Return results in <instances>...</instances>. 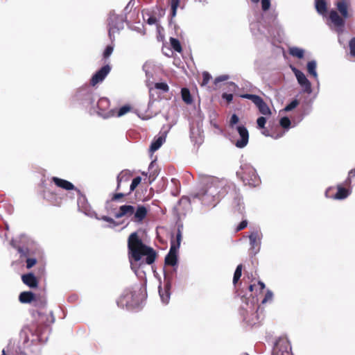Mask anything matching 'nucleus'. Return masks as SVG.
Instances as JSON below:
<instances>
[{"instance_id": "nucleus-1", "label": "nucleus", "mask_w": 355, "mask_h": 355, "mask_svg": "<svg viewBox=\"0 0 355 355\" xmlns=\"http://www.w3.org/2000/svg\"><path fill=\"white\" fill-rule=\"evenodd\" d=\"M128 255L132 268L139 263L151 265L157 257L156 251L144 244L137 232L131 233L128 239Z\"/></svg>"}, {"instance_id": "nucleus-2", "label": "nucleus", "mask_w": 355, "mask_h": 355, "mask_svg": "<svg viewBox=\"0 0 355 355\" xmlns=\"http://www.w3.org/2000/svg\"><path fill=\"white\" fill-rule=\"evenodd\" d=\"M143 300L141 288L138 286L127 288L117 301V305L128 310L139 309Z\"/></svg>"}, {"instance_id": "nucleus-3", "label": "nucleus", "mask_w": 355, "mask_h": 355, "mask_svg": "<svg viewBox=\"0 0 355 355\" xmlns=\"http://www.w3.org/2000/svg\"><path fill=\"white\" fill-rule=\"evenodd\" d=\"M175 269L171 272H166L164 278V288L159 286V293L162 301L164 304H167L169 302L171 296V289L174 278L176 276Z\"/></svg>"}, {"instance_id": "nucleus-4", "label": "nucleus", "mask_w": 355, "mask_h": 355, "mask_svg": "<svg viewBox=\"0 0 355 355\" xmlns=\"http://www.w3.org/2000/svg\"><path fill=\"white\" fill-rule=\"evenodd\" d=\"M245 185L255 187L259 182V178L254 168L245 166L241 171L236 173Z\"/></svg>"}, {"instance_id": "nucleus-5", "label": "nucleus", "mask_w": 355, "mask_h": 355, "mask_svg": "<svg viewBox=\"0 0 355 355\" xmlns=\"http://www.w3.org/2000/svg\"><path fill=\"white\" fill-rule=\"evenodd\" d=\"M240 97L252 101L261 114L265 116L271 115L272 112L270 107L261 96L256 94H244L240 95Z\"/></svg>"}, {"instance_id": "nucleus-6", "label": "nucleus", "mask_w": 355, "mask_h": 355, "mask_svg": "<svg viewBox=\"0 0 355 355\" xmlns=\"http://www.w3.org/2000/svg\"><path fill=\"white\" fill-rule=\"evenodd\" d=\"M109 30L108 34L110 37L112 39L114 35L119 32L120 29L123 27V21L121 17L116 15H112L109 17L108 19Z\"/></svg>"}, {"instance_id": "nucleus-7", "label": "nucleus", "mask_w": 355, "mask_h": 355, "mask_svg": "<svg viewBox=\"0 0 355 355\" xmlns=\"http://www.w3.org/2000/svg\"><path fill=\"white\" fill-rule=\"evenodd\" d=\"M111 71V67L109 64H106L98 70L92 77L90 80V85L95 86L101 83Z\"/></svg>"}, {"instance_id": "nucleus-8", "label": "nucleus", "mask_w": 355, "mask_h": 355, "mask_svg": "<svg viewBox=\"0 0 355 355\" xmlns=\"http://www.w3.org/2000/svg\"><path fill=\"white\" fill-rule=\"evenodd\" d=\"M178 245H175V241H172L168 253L166 254L164 263L166 266H175L178 263Z\"/></svg>"}, {"instance_id": "nucleus-9", "label": "nucleus", "mask_w": 355, "mask_h": 355, "mask_svg": "<svg viewBox=\"0 0 355 355\" xmlns=\"http://www.w3.org/2000/svg\"><path fill=\"white\" fill-rule=\"evenodd\" d=\"M76 98L78 101H81L83 105L86 106H93L95 102L94 94L87 89L79 90Z\"/></svg>"}, {"instance_id": "nucleus-10", "label": "nucleus", "mask_w": 355, "mask_h": 355, "mask_svg": "<svg viewBox=\"0 0 355 355\" xmlns=\"http://www.w3.org/2000/svg\"><path fill=\"white\" fill-rule=\"evenodd\" d=\"M334 189H335L334 187L329 188L325 192L326 196L327 198H331L337 200H343L346 198L349 194V190L341 185H338L337 192L336 193H334L333 192Z\"/></svg>"}, {"instance_id": "nucleus-11", "label": "nucleus", "mask_w": 355, "mask_h": 355, "mask_svg": "<svg viewBox=\"0 0 355 355\" xmlns=\"http://www.w3.org/2000/svg\"><path fill=\"white\" fill-rule=\"evenodd\" d=\"M236 129L240 139H237L234 144L237 148H243L245 147L248 143L249 132L247 128L243 125H239Z\"/></svg>"}, {"instance_id": "nucleus-12", "label": "nucleus", "mask_w": 355, "mask_h": 355, "mask_svg": "<svg viewBox=\"0 0 355 355\" xmlns=\"http://www.w3.org/2000/svg\"><path fill=\"white\" fill-rule=\"evenodd\" d=\"M294 72L297 81L303 88L304 92L310 94L312 92L310 81L306 78V76L301 71L295 69Z\"/></svg>"}, {"instance_id": "nucleus-13", "label": "nucleus", "mask_w": 355, "mask_h": 355, "mask_svg": "<svg viewBox=\"0 0 355 355\" xmlns=\"http://www.w3.org/2000/svg\"><path fill=\"white\" fill-rule=\"evenodd\" d=\"M19 301L22 304H30L33 302L35 306H38L37 295L31 291L21 292L19 295Z\"/></svg>"}, {"instance_id": "nucleus-14", "label": "nucleus", "mask_w": 355, "mask_h": 355, "mask_svg": "<svg viewBox=\"0 0 355 355\" xmlns=\"http://www.w3.org/2000/svg\"><path fill=\"white\" fill-rule=\"evenodd\" d=\"M51 181L54 182V184L58 187L62 189L70 191V190H76L77 192H80V190L76 189L75 186L70 182L61 179L58 177H53L51 178Z\"/></svg>"}, {"instance_id": "nucleus-15", "label": "nucleus", "mask_w": 355, "mask_h": 355, "mask_svg": "<svg viewBox=\"0 0 355 355\" xmlns=\"http://www.w3.org/2000/svg\"><path fill=\"white\" fill-rule=\"evenodd\" d=\"M147 214L148 210L146 207L144 205H139L136 209H135L132 220L137 223H141L146 217Z\"/></svg>"}, {"instance_id": "nucleus-16", "label": "nucleus", "mask_w": 355, "mask_h": 355, "mask_svg": "<svg viewBox=\"0 0 355 355\" xmlns=\"http://www.w3.org/2000/svg\"><path fill=\"white\" fill-rule=\"evenodd\" d=\"M135 213V207L129 205H121L117 213L115 214V218H120L122 217H130Z\"/></svg>"}, {"instance_id": "nucleus-17", "label": "nucleus", "mask_w": 355, "mask_h": 355, "mask_svg": "<svg viewBox=\"0 0 355 355\" xmlns=\"http://www.w3.org/2000/svg\"><path fill=\"white\" fill-rule=\"evenodd\" d=\"M250 243L251 245L250 250L252 252L255 254H257L260 249V239L258 232H252L249 236Z\"/></svg>"}, {"instance_id": "nucleus-18", "label": "nucleus", "mask_w": 355, "mask_h": 355, "mask_svg": "<svg viewBox=\"0 0 355 355\" xmlns=\"http://www.w3.org/2000/svg\"><path fill=\"white\" fill-rule=\"evenodd\" d=\"M21 279L24 284L30 288H36L38 286V281L33 273L23 275Z\"/></svg>"}, {"instance_id": "nucleus-19", "label": "nucleus", "mask_w": 355, "mask_h": 355, "mask_svg": "<svg viewBox=\"0 0 355 355\" xmlns=\"http://www.w3.org/2000/svg\"><path fill=\"white\" fill-rule=\"evenodd\" d=\"M168 3L170 6V22L172 19L175 17L177 15V10L178 7L183 8V6H180V0H168Z\"/></svg>"}, {"instance_id": "nucleus-20", "label": "nucleus", "mask_w": 355, "mask_h": 355, "mask_svg": "<svg viewBox=\"0 0 355 355\" xmlns=\"http://www.w3.org/2000/svg\"><path fill=\"white\" fill-rule=\"evenodd\" d=\"M329 18L332 23L338 27L343 26L345 21L342 17H340L338 12L335 10H331L329 13Z\"/></svg>"}, {"instance_id": "nucleus-21", "label": "nucleus", "mask_w": 355, "mask_h": 355, "mask_svg": "<svg viewBox=\"0 0 355 355\" xmlns=\"http://www.w3.org/2000/svg\"><path fill=\"white\" fill-rule=\"evenodd\" d=\"M110 107V101L107 98H101L97 102V107L100 114H104Z\"/></svg>"}, {"instance_id": "nucleus-22", "label": "nucleus", "mask_w": 355, "mask_h": 355, "mask_svg": "<svg viewBox=\"0 0 355 355\" xmlns=\"http://www.w3.org/2000/svg\"><path fill=\"white\" fill-rule=\"evenodd\" d=\"M244 320L250 326H254L260 323L259 316L257 311L252 313L250 316L245 318Z\"/></svg>"}, {"instance_id": "nucleus-23", "label": "nucleus", "mask_w": 355, "mask_h": 355, "mask_svg": "<svg viewBox=\"0 0 355 355\" xmlns=\"http://www.w3.org/2000/svg\"><path fill=\"white\" fill-rule=\"evenodd\" d=\"M165 141V137L164 136H159L155 140H154L150 146V151L151 153H154L157 150H158L163 143Z\"/></svg>"}, {"instance_id": "nucleus-24", "label": "nucleus", "mask_w": 355, "mask_h": 355, "mask_svg": "<svg viewBox=\"0 0 355 355\" xmlns=\"http://www.w3.org/2000/svg\"><path fill=\"white\" fill-rule=\"evenodd\" d=\"M336 6L342 17L344 18H347L349 15L347 3L345 1H340L336 3Z\"/></svg>"}, {"instance_id": "nucleus-25", "label": "nucleus", "mask_w": 355, "mask_h": 355, "mask_svg": "<svg viewBox=\"0 0 355 355\" xmlns=\"http://www.w3.org/2000/svg\"><path fill=\"white\" fill-rule=\"evenodd\" d=\"M181 95L183 101L187 104H191L193 103V98L188 88H182L181 89Z\"/></svg>"}, {"instance_id": "nucleus-26", "label": "nucleus", "mask_w": 355, "mask_h": 355, "mask_svg": "<svg viewBox=\"0 0 355 355\" xmlns=\"http://www.w3.org/2000/svg\"><path fill=\"white\" fill-rule=\"evenodd\" d=\"M130 178V174L128 171H121L117 176V187L116 190H119L121 187V182L124 180L125 181H128Z\"/></svg>"}, {"instance_id": "nucleus-27", "label": "nucleus", "mask_w": 355, "mask_h": 355, "mask_svg": "<svg viewBox=\"0 0 355 355\" xmlns=\"http://www.w3.org/2000/svg\"><path fill=\"white\" fill-rule=\"evenodd\" d=\"M289 53L292 56L296 57L300 59L302 58L304 55V50L298 47L291 48L289 50Z\"/></svg>"}, {"instance_id": "nucleus-28", "label": "nucleus", "mask_w": 355, "mask_h": 355, "mask_svg": "<svg viewBox=\"0 0 355 355\" xmlns=\"http://www.w3.org/2000/svg\"><path fill=\"white\" fill-rule=\"evenodd\" d=\"M315 8L319 13L323 14L327 12V3L324 0H316Z\"/></svg>"}, {"instance_id": "nucleus-29", "label": "nucleus", "mask_w": 355, "mask_h": 355, "mask_svg": "<svg viewBox=\"0 0 355 355\" xmlns=\"http://www.w3.org/2000/svg\"><path fill=\"white\" fill-rule=\"evenodd\" d=\"M170 44H171L172 49L174 51H175L178 53H181L182 51V48L181 44L178 39L174 38V37H171L170 38Z\"/></svg>"}, {"instance_id": "nucleus-30", "label": "nucleus", "mask_w": 355, "mask_h": 355, "mask_svg": "<svg viewBox=\"0 0 355 355\" xmlns=\"http://www.w3.org/2000/svg\"><path fill=\"white\" fill-rule=\"evenodd\" d=\"M307 71L311 76L317 78L316 62L315 61L312 60L307 63Z\"/></svg>"}, {"instance_id": "nucleus-31", "label": "nucleus", "mask_w": 355, "mask_h": 355, "mask_svg": "<svg viewBox=\"0 0 355 355\" xmlns=\"http://www.w3.org/2000/svg\"><path fill=\"white\" fill-rule=\"evenodd\" d=\"M242 270H243V265L242 264L238 265L234 271V277H233L234 285H236L237 284V282H239V280L240 279L241 275H242Z\"/></svg>"}, {"instance_id": "nucleus-32", "label": "nucleus", "mask_w": 355, "mask_h": 355, "mask_svg": "<svg viewBox=\"0 0 355 355\" xmlns=\"http://www.w3.org/2000/svg\"><path fill=\"white\" fill-rule=\"evenodd\" d=\"M141 178L139 176H137L135 178L130 187V191L127 193V195L130 194L131 192H132L141 183Z\"/></svg>"}, {"instance_id": "nucleus-33", "label": "nucleus", "mask_w": 355, "mask_h": 355, "mask_svg": "<svg viewBox=\"0 0 355 355\" xmlns=\"http://www.w3.org/2000/svg\"><path fill=\"white\" fill-rule=\"evenodd\" d=\"M131 109H132V107L130 105H125L122 106L121 107H120V109L119 110V111L116 114V116L118 117L122 116L125 115V114H127L128 112H129L131 110Z\"/></svg>"}, {"instance_id": "nucleus-34", "label": "nucleus", "mask_w": 355, "mask_h": 355, "mask_svg": "<svg viewBox=\"0 0 355 355\" xmlns=\"http://www.w3.org/2000/svg\"><path fill=\"white\" fill-rule=\"evenodd\" d=\"M154 87L164 92H168L169 91V87L166 83H155Z\"/></svg>"}, {"instance_id": "nucleus-35", "label": "nucleus", "mask_w": 355, "mask_h": 355, "mask_svg": "<svg viewBox=\"0 0 355 355\" xmlns=\"http://www.w3.org/2000/svg\"><path fill=\"white\" fill-rule=\"evenodd\" d=\"M291 120L287 116L282 117L279 121L280 125L285 129H288L291 126Z\"/></svg>"}, {"instance_id": "nucleus-36", "label": "nucleus", "mask_w": 355, "mask_h": 355, "mask_svg": "<svg viewBox=\"0 0 355 355\" xmlns=\"http://www.w3.org/2000/svg\"><path fill=\"white\" fill-rule=\"evenodd\" d=\"M211 79V76L207 71L202 72V81L201 83V86H205L208 84L209 80Z\"/></svg>"}, {"instance_id": "nucleus-37", "label": "nucleus", "mask_w": 355, "mask_h": 355, "mask_svg": "<svg viewBox=\"0 0 355 355\" xmlns=\"http://www.w3.org/2000/svg\"><path fill=\"white\" fill-rule=\"evenodd\" d=\"M299 105V101L297 99H295L292 101L290 103H288L284 108V110L286 112H289L293 110L294 108H295Z\"/></svg>"}, {"instance_id": "nucleus-38", "label": "nucleus", "mask_w": 355, "mask_h": 355, "mask_svg": "<svg viewBox=\"0 0 355 355\" xmlns=\"http://www.w3.org/2000/svg\"><path fill=\"white\" fill-rule=\"evenodd\" d=\"M266 123V119L264 116H260L257 120V128L259 129H264Z\"/></svg>"}, {"instance_id": "nucleus-39", "label": "nucleus", "mask_w": 355, "mask_h": 355, "mask_svg": "<svg viewBox=\"0 0 355 355\" xmlns=\"http://www.w3.org/2000/svg\"><path fill=\"white\" fill-rule=\"evenodd\" d=\"M273 293L271 291L268 290L265 294L263 299L261 301L262 304H265L268 302H270L272 300Z\"/></svg>"}, {"instance_id": "nucleus-40", "label": "nucleus", "mask_w": 355, "mask_h": 355, "mask_svg": "<svg viewBox=\"0 0 355 355\" xmlns=\"http://www.w3.org/2000/svg\"><path fill=\"white\" fill-rule=\"evenodd\" d=\"M113 49H114V48L112 46H111V45L107 46V47L105 48V49L103 52V58L105 59L108 58L110 56V55L112 53Z\"/></svg>"}, {"instance_id": "nucleus-41", "label": "nucleus", "mask_w": 355, "mask_h": 355, "mask_svg": "<svg viewBox=\"0 0 355 355\" xmlns=\"http://www.w3.org/2000/svg\"><path fill=\"white\" fill-rule=\"evenodd\" d=\"M270 7V0H261V8L263 11L269 10Z\"/></svg>"}, {"instance_id": "nucleus-42", "label": "nucleus", "mask_w": 355, "mask_h": 355, "mask_svg": "<svg viewBox=\"0 0 355 355\" xmlns=\"http://www.w3.org/2000/svg\"><path fill=\"white\" fill-rule=\"evenodd\" d=\"M349 46L351 55L355 57V38H353L350 40Z\"/></svg>"}, {"instance_id": "nucleus-43", "label": "nucleus", "mask_w": 355, "mask_h": 355, "mask_svg": "<svg viewBox=\"0 0 355 355\" xmlns=\"http://www.w3.org/2000/svg\"><path fill=\"white\" fill-rule=\"evenodd\" d=\"M261 130H262L261 133L266 137L270 136L275 139H278L283 135V133H281V134H277L276 136H273V135H270L268 130H267L266 128L261 129Z\"/></svg>"}, {"instance_id": "nucleus-44", "label": "nucleus", "mask_w": 355, "mask_h": 355, "mask_svg": "<svg viewBox=\"0 0 355 355\" xmlns=\"http://www.w3.org/2000/svg\"><path fill=\"white\" fill-rule=\"evenodd\" d=\"M37 263V261L34 258H28L26 259V268H31L33 266L35 265Z\"/></svg>"}, {"instance_id": "nucleus-45", "label": "nucleus", "mask_w": 355, "mask_h": 355, "mask_svg": "<svg viewBox=\"0 0 355 355\" xmlns=\"http://www.w3.org/2000/svg\"><path fill=\"white\" fill-rule=\"evenodd\" d=\"M248 225V222L247 220H242L239 224V225L236 227V232H240L241 230H243V229H245Z\"/></svg>"}, {"instance_id": "nucleus-46", "label": "nucleus", "mask_w": 355, "mask_h": 355, "mask_svg": "<svg viewBox=\"0 0 355 355\" xmlns=\"http://www.w3.org/2000/svg\"><path fill=\"white\" fill-rule=\"evenodd\" d=\"M239 121V118L236 114H233L230 121V126H233Z\"/></svg>"}, {"instance_id": "nucleus-47", "label": "nucleus", "mask_w": 355, "mask_h": 355, "mask_svg": "<svg viewBox=\"0 0 355 355\" xmlns=\"http://www.w3.org/2000/svg\"><path fill=\"white\" fill-rule=\"evenodd\" d=\"M229 78V76L227 75H222L220 76H218L214 80L215 85H217L220 82L225 81Z\"/></svg>"}, {"instance_id": "nucleus-48", "label": "nucleus", "mask_w": 355, "mask_h": 355, "mask_svg": "<svg viewBox=\"0 0 355 355\" xmlns=\"http://www.w3.org/2000/svg\"><path fill=\"white\" fill-rule=\"evenodd\" d=\"M125 196V194H124L123 193H114V194H113V196L112 197V201H119V200L123 198Z\"/></svg>"}, {"instance_id": "nucleus-49", "label": "nucleus", "mask_w": 355, "mask_h": 355, "mask_svg": "<svg viewBox=\"0 0 355 355\" xmlns=\"http://www.w3.org/2000/svg\"><path fill=\"white\" fill-rule=\"evenodd\" d=\"M222 98L225 99L227 103H230L233 99V95L232 94L223 93L222 94Z\"/></svg>"}, {"instance_id": "nucleus-50", "label": "nucleus", "mask_w": 355, "mask_h": 355, "mask_svg": "<svg viewBox=\"0 0 355 355\" xmlns=\"http://www.w3.org/2000/svg\"><path fill=\"white\" fill-rule=\"evenodd\" d=\"M37 300L38 306H37L36 307L43 308L45 306L46 302L44 299L37 296Z\"/></svg>"}, {"instance_id": "nucleus-51", "label": "nucleus", "mask_w": 355, "mask_h": 355, "mask_svg": "<svg viewBox=\"0 0 355 355\" xmlns=\"http://www.w3.org/2000/svg\"><path fill=\"white\" fill-rule=\"evenodd\" d=\"M355 177V168L354 169H352L351 170L349 173H348V178H347V180H346L347 183V184H350L351 182H352V179L354 178Z\"/></svg>"}, {"instance_id": "nucleus-52", "label": "nucleus", "mask_w": 355, "mask_h": 355, "mask_svg": "<svg viewBox=\"0 0 355 355\" xmlns=\"http://www.w3.org/2000/svg\"><path fill=\"white\" fill-rule=\"evenodd\" d=\"M22 332H24L26 334L27 339H28V335H27L28 333L31 334V335H34V332L32 330V329L30 327V326L24 327L22 329Z\"/></svg>"}, {"instance_id": "nucleus-53", "label": "nucleus", "mask_w": 355, "mask_h": 355, "mask_svg": "<svg viewBox=\"0 0 355 355\" xmlns=\"http://www.w3.org/2000/svg\"><path fill=\"white\" fill-rule=\"evenodd\" d=\"M273 355H291L288 350L275 349Z\"/></svg>"}, {"instance_id": "nucleus-54", "label": "nucleus", "mask_w": 355, "mask_h": 355, "mask_svg": "<svg viewBox=\"0 0 355 355\" xmlns=\"http://www.w3.org/2000/svg\"><path fill=\"white\" fill-rule=\"evenodd\" d=\"M258 286H259V293H261L263 292V291L264 290V288L266 287L265 284L263 282L259 281ZM257 294H258V291L256 288L255 295H257Z\"/></svg>"}, {"instance_id": "nucleus-55", "label": "nucleus", "mask_w": 355, "mask_h": 355, "mask_svg": "<svg viewBox=\"0 0 355 355\" xmlns=\"http://www.w3.org/2000/svg\"><path fill=\"white\" fill-rule=\"evenodd\" d=\"M102 220L105 221V222H107L109 223H111V224H113V225H116L115 220L113 218H110L109 216H102Z\"/></svg>"}, {"instance_id": "nucleus-56", "label": "nucleus", "mask_w": 355, "mask_h": 355, "mask_svg": "<svg viewBox=\"0 0 355 355\" xmlns=\"http://www.w3.org/2000/svg\"><path fill=\"white\" fill-rule=\"evenodd\" d=\"M157 21V19L154 16H151L150 17L148 20H147V23L150 25H153V24H156Z\"/></svg>"}, {"instance_id": "nucleus-57", "label": "nucleus", "mask_w": 355, "mask_h": 355, "mask_svg": "<svg viewBox=\"0 0 355 355\" xmlns=\"http://www.w3.org/2000/svg\"><path fill=\"white\" fill-rule=\"evenodd\" d=\"M176 239H177V243H175V245H178V248H179L180 245V241H181V233L180 232H178V233L177 234Z\"/></svg>"}, {"instance_id": "nucleus-58", "label": "nucleus", "mask_w": 355, "mask_h": 355, "mask_svg": "<svg viewBox=\"0 0 355 355\" xmlns=\"http://www.w3.org/2000/svg\"><path fill=\"white\" fill-rule=\"evenodd\" d=\"M256 287L257 285L255 284H252L249 286L248 289L250 292H253Z\"/></svg>"}, {"instance_id": "nucleus-59", "label": "nucleus", "mask_w": 355, "mask_h": 355, "mask_svg": "<svg viewBox=\"0 0 355 355\" xmlns=\"http://www.w3.org/2000/svg\"><path fill=\"white\" fill-rule=\"evenodd\" d=\"M252 3H257L259 0H250Z\"/></svg>"}, {"instance_id": "nucleus-60", "label": "nucleus", "mask_w": 355, "mask_h": 355, "mask_svg": "<svg viewBox=\"0 0 355 355\" xmlns=\"http://www.w3.org/2000/svg\"><path fill=\"white\" fill-rule=\"evenodd\" d=\"M231 187H234V185H232V184H231V185H228V187H229V188H230Z\"/></svg>"}, {"instance_id": "nucleus-61", "label": "nucleus", "mask_w": 355, "mask_h": 355, "mask_svg": "<svg viewBox=\"0 0 355 355\" xmlns=\"http://www.w3.org/2000/svg\"><path fill=\"white\" fill-rule=\"evenodd\" d=\"M153 162H152L150 163V166H153Z\"/></svg>"}, {"instance_id": "nucleus-62", "label": "nucleus", "mask_w": 355, "mask_h": 355, "mask_svg": "<svg viewBox=\"0 0 355 355\" xmlns=\"http://www.w3.org/2000/svg\"><path fill=\"white\" fill-rule=\"evenodd\" d=\"M2 355H6V354H5V352H4V351H3V354H2Z\"/></svg>"}]
</instances>
